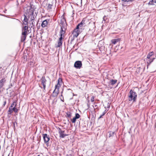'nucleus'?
Instances as JSON below:
<instances>
[{
	"label": "nucleus",
	"mask_w": 156,
	"mask_h": 156,
	"mask_svg": "<svg viewBox=\"0 0 156 156\" xmlns=\"http://www.w3.org/2000/svg\"><path fill=\"white\" fill-rule=\"evenodd\" d=\"M137 94L134 90L131 89L128 95V100L129 101H133V102L136 101Z\"/></svg>",
	"instance_id": "obj_1"
},
{
	"label": "nucleus",
	"mask_w": 156,
	"mask_h": 156,
	"mask_svg": "<svg viewBox=\"0 0 156 156\" xmlns=\"http://www.w3.org/2000/svg\"><path fill=\"white\" fill-rule=\"evenodd\" d=\"M25 13L28 16L33 15L34 9L31 6H28L27 9Z\"/></svg>",
	"instance_id": "obj_2"
},
{
	"label": "nucleus",
	"mask_w": 156,
	"mask_h": 156,
	"mask_svg": "<svg viewBox=\"0 0 156 156\" xmlns=\"http://www.w3.org/2000/svg\"><path fill=\"white\" fill-rule=\"evenodd\" d=\"M41 84L43 86V88L44 89L43 91H44V90H45L46 87V85L47 80L45 79V76H42V78L41 79Z\"/></svg>",
	"instance_id": "obj_3"
},
{
	"label": "nucleus",
	"mask_w": 156,
	"mask_h": 156,
	"mask_svg": "<svg viewBox=\"0 0 156 156\" xmlns=\"http://www.w3.org/2000/svg\"><path fill=\"white\" fill-rule=\"evenodd\" d=\"M58 132L60 138H63L65 137L68 136V134L64 133L65 131L62 130L60 128H58Z\"/></svg>",
	"instance_id": "obj_4"
},
{
	"label": "nucleus",
	"mask_w": 156,
	"mask_h": 156,
	"mask_svg": "<svg viewBox=\"0 0 156 156\" xmlns=\"http://www.w3.org/2000/svg\"><path fill=\"white\" fill-rule=\"evenodd\" d=\"M82 65V62L80 61H76L74 64V67L77 69H80Z\"/></svg>",
	"instance_id": "obj_5"
},
{
	"label": "nucleus",
	"mask_w": 156,
	"mask_h": 156,
	"mask_svg": "<svg viewBox=\"0 0 156 156\" xmlns=\"http://www.w3.org/2000/svg\"><path fill=\"white\" fill-rule=\"evenodd\" d=\"M28 27L27 25H26L23 28L22 32V35H27V32L28 31Z\"/></svg>",
	"instance_id": "obj_6"
},
{
	"label": "nucleus",
	"mask_w": 156,
	"mask_h": 156,
	"mask_svg": "<svg viewBox=\"0 0 156 156\" xmlns=\"http://www.w3.org/2000/svg\"><path fill=\"white\" fill-rule=\"evenodd\" d=\"M43 137L44 143H48L50 140L49 136L45 133L43 134Z\"/></svg>",
	"instance_id": "obj_7"
},
{
	"label": "nucleus",
	"mask_w": 156,
	"mask_h": 156,
	"mask_svg": "<svg viewBox=\"0 0 156 156\" xmlns=\"http://www.w3.org/2000/svg\"><path fill=\"white\" fill-rule=\"evenodd\" d=\"M154 59L155 58L154 57L151 58H147V67H148V66L150 65V64L153 62Z\"/></svg>",
	"instance_id": "obj_8"
},
{
	"label": "nucleus",
	"mask_w": 156,
	"mask_h": 156,
	"mask_svg": "<svg viewBox=\"0 0 156 156\" xmlns=\"http://www.w3.org/2000/svg\"><path fill=\"white\" fill-rule=\"evenodd\" d=\"M24 19L23 20V23L24 25H28V19L29 18V17L28 18H27V16L24 14Z\"/></svg>",
	"instance_id": "obj_9"
},
{
	"label": "nucleus",
	"mask_w": 156,
	"mask_h": 156,
	"mask_svg": "<svg viewBox=\"0 0 156 156\" xmlns=\"http://www.w3.org/2000/svg\"><path fill=\"white\" fill-rule=\"evenodd\" d=\"M49 20H48V21L47 20H44L41 24V27H46L48 25V21Z\"/></svg>",
	"instance_id": "obj_10"
},
{
	"label": "nucleus",
	"mask_w": 156,
	"mask_h": 156,
	"mask_svg": "<svg viewBox=\"0 0 156 156\" xmlns=\"http://www.w3.org/2000/svg\"><path fill=\"white\" fill-rule=\"evenodd\" d=\"M85 26L83 24H81L80 23H79L78 25L77 26L76 28L75 29V30H80L82 29L83 27H85Z\"/></svg>",
	"instance_id": "obj_11"
},
{
	"label": "nucleus",
	"mask_w": 156,
	"mask_h": 156,
	"mask_svg": "<svg viewBox=\"0 0 156 156\" xmlns=\"http://www.w3.org/2000/svg\"><path fill=\"white\" fill-rule=\"evenodd\" d=\"M78 31L79 30L78 29L76 30H75V29H74L73 33V37H76L78 36L79 34Z\"/></svg>",
	"instance_id": "obj_12"
},
{
	"label": "nucleus",
	"mask_w": 156,
	"mask_h": 156,
	"mask_svg": "<svg viewBox=\"0 0 156 156\" xmlns=\"http://www.w3.org/2000/svg\"><path fill=\"white\" fill-rule=\"evenodd\" d=\"M16 107L14 106L13 107H9V110L8 111V115H11V113L13 112L14 111V108Z\"/></svg>",
	"instance_id": "obj_13"
},
{
	"label": "nucleus",
	"mask_w": 156,
	"mask_h": 156,
	"mask_svg": "<svg viewBox=\"0 0 156 156\" xmlns=\"http://www.w3.org/2000/svg\"><path fill=\"white\" fill-rule=\"evenodd\" d=\"M5 81V80L4 79H3L0 81V88H1L3 86Z\"/></svg>",
	"instance_id": "obj_14"
},
{
	"label": "nucleus",
	"mask_w": 156,
	"mask_h": 156,
	"mask_svg": "<svg viewBox=\"0 0 156 156\" xmlns=\"http://www.w3.org/2000/svg\"><path fill=\"white\" fill-rule=\"evenodd\" d=\"M154 53L153 51L150 52L147 55V58H153L152 56L154 55Z\"/></svg>",
	"instance_id": "obj_15"
},
{
	"label": "nucleus",
	"mask_w": 156,
	"mask_h": 156,
	"mask_svg": "<svg viewBox=\"0 0 156 156\" xmlns=\"http://www.w3.org/2000/svg\"><path fill=\"white\" fill-rule=\"evenodd\" d=\"M35 23L34 20L30 21V27L34 29L35 27Z\"/></svg>",
	"instance_id": "obj_16"
},
{
	"label": "nucleus",
	"mask_w": 156,
	"mask_h": 156,
	"mask_svg": "<svg viewBox=\"0 0 156 156\" xmlns=\"http://www.w3.org/2000/svg\"><path fill=\"white\" fill-rule=\"evenodd\" d=\"M60 23L61 25H64L66 24V20L64 18L61 20Z\"/></svg>",
	"instance_id": "obj_17"
},
{
	"label": "nucleus",
	"mask_w": 156,
	"mask_h": 156,
	"mask_svg": "<svg viewBox=\"0 0 156 156\" xmlns=\"http://www.w3.org/2000/svg\"><path fill=\"white\" fill-rule=\"evenodd\" d=\"M62 40H59L58 41V45L56 46V47H60L62 46Z\"/></svg>",
	"instance_id": "obj_18"
},
{
	"label": "nucleus",
	"mask_w": 156,
	"mask_h": 156,
	"mask_svg": "<svg viewBox=\"0 0 156 156\" xmlns=\"http://www.w3.org/2000/svg\"><path fill=\"white\" fill-rule=\"evenodd\" d=\"M117 80H114L112 79L110 81V83L111 85H113L115 84L117 82Z\"/></svg>",
	"instance_id": "obj_19"
},
{
	"label": "nucleus",
	"mask_w": 156,
	"mask_h": 156,
	"mask_svg": "<svg viewBox=\"0 0 156 156\" xmlns=\"http://www.w3.org/2000/svg\"><path fill=\"white\" fill-rule=\"evenodd\" d=\"M66 24L64 25H61V30H66Z\"/></svg>",
	"instance_id": "obj_20"
},
{
	"label": "nucleus",
	"mask_w": 156,
	"mask_h": 156,
	"mask_svg": "<svg viewBox=\"0 0 156 156\" xmlns=\"http://www.w3.org/2000/svg\"><path fill=\"white\" fill-rule=\"evenodd\" d=\"M55 90H54L53 92V94L52 95V96L54 97H56L57 96L58 93V91H55Z\"/></svg>",
	"instance_id": "obj_21"
},
{
	"label": "nucleus",
	"mask_w": 156,
	"mask_h": 156,
	"mask_svg": "<svg viewBox=\"0 0 156 156\" xmlns=\"http://www.w3.org/2000/svg\"><path fill=\"white\" fill-rule=\"evenodd\" d=\"M119 41V39L117 38L114 39H113L112 40V44H115L118 42Z\"/></svg>",
	"instance_id": "obj_22"
},
{
	"label": "nucleus",
	"mask_w": 156,
	"mask_h": 156,
	"mask_svg": "<svg viewBox=\"0 0 156 156\" xmlns=\"http://www.w3.org/2000/svg\"><path fill=\"white\" fill-rule=\"evenodd\" d=\"M66 113V116L67 118H70L72 115L71 113L70 112L68 111Z\"/></svg>",
	"instance_id": "obj_23"
},
{
	"label": "nucleus",
	"mask_w": 156,
	"mask_h": 156,
	"mask_svg": "<svg viewBox=\"0 0 156 156\" xmlns=\"http://www.w3.org/2000/svg\"><path fill=\"white\" fill-rule=\"evenodd\" d=\"M66 30H60V36L64 37V34Z\"/></svg>",
	"instance_id": "obj_24"
},
{
	"label": "nucleus",
	"mask_w": 156,
	"mask_h": 156,
	"mask_svg": "<svg viewBox=\"0 0 156 156\" xmlns=\"http://www.w3.org/2000/svg\"><path fill=\"white\" fill-rule=\"evenodd\" d=\"M154 3H156V0H151L148 3L149 5H154Z\"/></svg>",
	"instance_id": "obj_25"
},
{
	"label": "nucleus",
	"mask_w": 156,
	"mask_h": 156,
	"mask_svg": "<svg viewBox=\"0 0 156 156\" xmlns=\"http://www.w3.org/2000/svg\"><path fill=\"white\" fill-rule=\"evenodd\" d=\"M62 80L61 78H59L58 80V82L57 84L58 85H62Z\"/></svg>",
	"instance_id": "obj_26"
},
{
	"label": "nucleus",
	"mask_w": 156,
	"mask_h": 156,
	"mask_svg": "<svg viewBox=\"0 0 156 156\" xmlns=\"http://www.w3.org/2000/svg\"><path fill=\"white\" fill-rule=\"evenodd\" d=\"M17 105V103L16 101H14L12 104H11L10 107H13L14 106L16 107Z\"/></svg>",
	"instance_id": "obj_27"
},
{
	"label": "nucleus",
	"mask_w": 156,
	"mask_h": 156,
	"mask_svg": "<svg viewBox=\"0 0 156 156\" xmlns=\"http://www.w3.org/2000/svg\"><path fill=\"white\" fill-rule=\"evenodd\" d=\"M109 133V137H110L114 136L115 134V132L110 131L108 132Z\"/></svg>",
	"instance_id": "obj_28"
},
{
	"label": "nucleus",
	"mask_w": 156,
	"mask_h": 156,
	"mask_svg": "<svg viewBox=\"0 0 156 156\" xmlns=\"http://www.w3.org/2000/svg\"><path fill=\"white\" fill-rule=\"evenodd\" d=\"M86 21V19L85 18H83L82 20L81 21V22L80 23V24H83L85 26L86 25V23H85V22Z\"/></svg>",
	"instance_id": "obj_29"
},
{
	"label": "nucleus",
	"mask_w": 156,
	"mask_h": 156,
	"mask_svg": "<svg viewBox=\"0 0 156 156\" xmlns=\"http://www.w3.org/2000/svg\"><path fill=\"white\" fill-rule=\"evenodd\" d=\"M106 110H105V111L103 112L102 114H101L98 118V119L102 118V116L105 115V113H106Z\"/></svg>",
	"instance_id": "obj_30"
},
{
	"label": "nucleus",
	"mask_w": 156,
	"mask_h": 156,
	"mask_svg": "<svg viewBox=\"0 0 156 156\" xmlns=\"http://www.w3.org/2000/svg\"><path fill=\"white\" fill-rule=\"evenodd\" d=\"M26 38V35H23V36L21 37V41L23 42L25 41Z\"/></svg>",
	"instance_id": "obj_31"
},
{
	"label": "nucleus",
	"mask_w": 156,
	"mask_h": 156,
	"mask_svg": "<svg viewBox=\"0 0 156 156\" xmlns=\"http://www.w3.org/2000/svg\"><path fill=\"white\" fill-rule=\"evenodd\" d=\"M6 99H4L3 100V104L2 105V107H4L5 105H6Z\"/></svg>",
	"instance_id": "obj_32"
},
{
	"label": "nucleus",
	"mask_w": 156,
	"mask_h": 156,
	"mask_svg": "<svg viewBox=\"0 0 156 156\" xmlns=\"http://www.w3.org/2000/svg\"><path fill=\"white\" fill-rule=\"evenodd\" d=\"M60 86V85H58V84H57L55 86V90H56V89L57 90V91H58V90L59 89V87Z\"/></svg>",
	"instance_id": "obj_33"
},
{
	"label": "nucleus",
	"mask_w": 156,
	"mask_h": 156,
	"mask_svg": "<svg viewBox=\"0 0 156 156\" xmlns=\"http://www.w3.org/2000/svg\"><path fill=\"white\" fill-rule=\"evenodd\" d=\"M76 119H79L80 117V115L78 113H76L75 117Z\"/></svg>",
	"instance_id": "obj_34"
},
{
	"label": "nucleus",
	"mask_w": 156,
	"mask_h": 156,
	"mask_svg": "<svg viewBox=\"0 0 156 156\" xmlns=\"http://www.w3.org/2000/svg\"><path fill=\"white\" fill-rule=\"evenodd\" d=\"M105 48V46H102L101 47H100L99 48V50L101 51H102L104 50Z\"/></svg>",
	"instance_id": "obj_35"
},
{
	"label": "nucleus",
	"mask_w": 156,
	"mask_h": 156,
	"mask_svg": "<svg viewBox=\"0 0 156 156\" xmlns=\"http://www.w3.org/2000/svg\"><path fill=\"white\" fill-rule=\"evenodd\" d=\"M94 96H92L90 99V101L91 102H93L94 101Z\"/></svg>",
	"instance_id": "obj_36"
},
{
	"label": "nucleus",
	"mask_w": 156,
	"mask_h": 156,
	"mask_svg": "<svg viewBox=\"0 0 156 156\" xmlns=\"http://www.w3.org/2000/svg\"><path fill=\"white\" fill-rule=\"evenodd\" d=\"M76 119H77L75 117H74L71 120V121H72V122L74 123H75L76 122Z\"/></svg>",
	"instance_id": "obj_37"
},
{
	"label": "nucleus",
	"mask_w": 156,
	"mask_h": 156,
	"mask_svg": "<svg viewBox=\"0 0 156 156\" xmlns=\"http://www.w3.org/2000/svg\"><path fill=\"white\" fill-rule=\"evenodd\" d=\"M107 19V18H106V17L105 16H104V17L103 18V20L102 22H103V21H104L105 22L106 21V22H107V21H106Z\"/></svg>",
	"instance_id": "obj_38"
},
{
	"label": "nucleus",
	"mask_w": 156,
	"mask_h": 156,
	"mask_svg": "<svg viewBox=\"0 0 156 156\" xmlns=\"http://www.w3.org/2000/svg\"><path fill=\"white\" fill-rule=\"evenodd\" d=\"M23 58L24 60V61H26L27 60V56L26 55L23 56Z\"/></svg>",
	"instance_id": "obj_39"
},
{
	"label": "nucleus",
	"mask_w": 156,
	"mask_h": 156,
	"mask_svg": "<svg viewBox=\"0 0 156 156\" xmlns=\"http://www.w3.org/2000/svg\"><path fill=\"white\" fill-rule=\"evenodd\" d=\"M31 17L30 19V21L34 20V19H35L34 16H33V15Z\"/></svg>",
	"instance_id": "obj_40"
},
{
	"label": "nucleus",
	"mask_w": 156,
	"mask_h": 156,
	"mask_svg": "<svg viewBox=\"0 0 156 156\" xmlns=\"http://www.w3.org/2000/svg\"><path fill=\"white\" fill-rule=\"evenodd\" d=\"M18 109L16 107H15V108H14V112L15 113H16L18 112Z\"/></svg>",
	"instance_id": "obj_41"
},
{
	"label": "nucleus",
	"mask_w": 156,
	"mask_h": 156,
	"mask_svg": "<svg viewBox=\"0 0 156 156\" xmlns=\"http://www.w3.org/2000/svg\"><path fill=\"white\" fill-rule=\"evenodd\" d=\"M52 5L50 4H48V7L49 9H51L52 8Z\"/></svg>",
	"instance_id": "obj_42"
},
{
	"label": "nucleus",
	"mask_w": 156,
	"mask_h": 156,
	"mask_svg": "<svg viewBox=\"0 0 156 156\" xmlns=\"http://www.w3.org/2000/svg\"><path fill=\"white\" fill-rule=\"evenodd\" d=\"M64 37L60 36V37L58 39L60 40H62V39L63 38H64Z\"/></svg>",
	"instance_id": "obj_43"
},
{
	"label": "nucleus",
	"mask_w": 156,
	"mask_h": 156,
	"mask_svg": "<svg viewBox=\"0 0 156 156\" xmlns=\"http://www.w3.org/2000/svg\"><path fill=\"white\" fill-rule=\"evenodd\" d=\"M12 87V83H11L9 86V88H11Z\"/></svg>",
	"instance_id": "obj_44"
},
{
	"label": "nucleus",
	"mask_w": 156,
	"mask_h": 156,
	"mask_svg": "<svg viewBox=\"0 0 156 156\" xmlns=\"http://www.w3.org/2000/svg\"><path fill=\"white\" fill-rule=\"evenodd\" d=\"M97 106V105H94V106H95V107H96Z\"/></svg>",
	"instance_id": "obj_45"
},
{
	"label": "nucleus",
	"mask_w": 156,
	"mask_h": 156,
	"mask_svg": "<svg viewBox=\"0 0 156 156\" xmlns=\"http://www.w3.org/2000/svg\"><path fill=\"white\" fill-rule=\"evenodd\" d=\"M0 15L1 16H3V15H2L0 13Z\"/></svg>",
	"instance_id": "obj_46"
},
{
	"label": "nucleus",
	"mask_w": 156,
	"mask_h": 156,
	"mask_svg": "<svg viewBox=\"0 0 156 156\" xmlns=\"http://www.w3.org/2000/svg\"><path fill=\"white\" fill-rule=\"evenodd\" d=\"M40 87H41V88H42V87H40Z\"/></svg>",
	"instance_id": "obj_47"
},
{
	"label": "nucleus",
	"mask_w": 156,
	"mask_h": 156,
	"mask_svg": "<svg viewBox=\"0 0 156 156\" xmlns=\"http://www.w3.org/2000/svg\"><path fill=\"white\" fill-rule=\"evenodd\" d=\"M61 96H62V95H61Z\"/></svg>",
	"instance_id": "obj_48"
}]
</instances>
